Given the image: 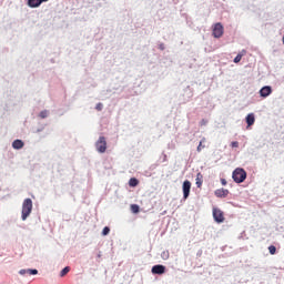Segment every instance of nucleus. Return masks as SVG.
I'll return each mask as SVG.
<instances>
[{"instance_id":"obj_7","label":"nucleus","mask_w":284,"mask_h":284,"mask_svg":"<svg viewBox=\"0 0 284 284\" xmlns=\"http://www.w3.org/2000/svg\"><path fill=\"white\" fill-rule=\"evenodd\" d=\"M217 199H226L227 194H230V190L227 189H217L214 192Z\"/></svg>"},{"instance_id":"obj_1","label":"nucleus","mask_w":284,"mask_h":284,"mask_svg":"<svg viewBox=\"0 0 284 284\" xmlns=\"http://www.w3.org/2000/svg\"><path fill=\"white\" fill-rule=\"evenodd\" d=\"M232 179L235 183H243L247 179V172L237 168L233 171Z\"/></svg>"},{"instance_id":"obj_16","label":"nucleus","mask_w":284,"mask_h":284,"mask_svg":"<svg viewBox=\"0 0 284 284\" xmlns=\"http://www.w3.org/2000/svg\"><path fill=\"white\" fill-rule=\"evenodd\" d=\"M206 139L203 138L201 141H200V144L197 145V152H201V150H205V145L203 143H205Z\"/></svg>"},{"instance_id":"obj_11","label":"nucleus","mask_w":284,"mask_h":284,"mask_svg":"<svg viewBox=\"0 0 284 284\" xmlns=\"http://www.w3.org/2000/svg\"><path fill=\"white\" fill-rule=\"evenodd\" d=\"M195 185H196V187H201L203 185V174L202 173L196 174Z\"/></svg>"},{"instance_id":"obj_2","label":"nucleus","mask_w":284,"mask_h":284,"mask_svg":"<svg viewBox=\"0 0 284 284\" xmlns=\"http://www.w3.org/2000/svg\"><path fill=\"white\" fill-rule=\"evenodd\" d=\"M30 214H32V200L28 197L22 203V221H26Z\"/></svg>"},{"instance_id":"obj_3","label":"nucleus","mask_w":284,"mask_h":284,"mask_svg":"<svg viewBox=\"0 0 284 284\" xmlns=\"http://www.w3.org/2000/svg\"><path fill=\"white\" fill-rule=\"evenodd\" d=\"M98 152L103 154L105 150H108V142L105 141V136H100L98 142L95 143Z\"/></svg>"},{"instance_id":"obj_25","label":"nucleus","mask_w":284,"mask_h":284,"mask_svg":"<svg viewBox=\"0 0 284 284\" xmlns=\"http://www.w3.org/2000/svg\"><path fill=\"white\" fill-rule=\"evenodd\" d=\"M221 184L222 185H227V180L226 179H221Z\"/></svg>"},{"instance_id":"obj_13","label":"nucleus","mask_w":284,"mask_h":284,"mask_svg":"<svg viewBox=\"0 0 284 284\" xmlns=\"http://www.w3.org/2000/svg\"><path fill=\"white\" fill-rule=\"evenodd\" d=\"M37 275L38 274V271L37 270H21L20 271V275Z\"/></svg>"},{"instance_id":"obj_5","label":"nucleus","mask_w":284,"mask_h":284,"mask_svg":"<svg viewBox=\"0 0 284 284\" xmlns=\"http://www.w3.org/2000/svg\"><path fill=\"white\" fill-rule=\"evenodd\" d=\"M213 219L215 223H223L225 221V215L223 214V211L221 209H213Z\"/></svg>"},{"instance_id":"obj_18","label":"nucleus","mask_w":284,"mask_h":284,"mask_svg":"<svg viewBox=\"0 0 284 284\" xmlns=\"http://www.w3.org/2000/svg\"><path fill=\"white\" fill-rule=\"evenodd\" d=\"M70 267L69 266H67V267H64L62 271H61V273H60V276L61 277H64L69 272H70Z\"/></svg>"},{"instance_id":"obj_26","label":"nucleus","mask_w":284,"mask_h":284,"mask_svg":"<svg viewBox=\"0 0 284 284\" xmlns=\"http://www.w3.org/2000/svg\"><path fill=\"white\" fill-rule=\"evenodd\" d=\"M270 254L272 255L276 254V250H270Z\"/></svg>"},{"instance_id":"obj_4","label":"nucleus","mask_w":284,"mask_h":284,"mask_svg":"<svg viewBox=\"0 0 284 284\" xmlns=\"http://www.w3.org/2000/svg\"><path fill=\"white\" fill-rule=\"evenodd\" d=\"M223 24H221V22H217L213 26V37L215 39H221V37H223Z\"/></svg>"},{"instance_id":"obj_17","label":"nucleus","mask_w":284,"mask_h":284,"mask_svg":"<svg viewBox=\"0 0 284 284\" xmlns=\"http://www.w3.org/2000/svg\"><path fill=\"white\" fill-rule=\"evenodd\" d=\"M140 207L138 204H132L131 205V212H133V214H139Z\"/></svg>"},{"instance_id":"obj_10","label":"nucleus","mask_w":284,"mask_h":284,"mask_svg":"<svg viewBox=\"0 0 284 284\" xmlns=\"http://www.w3.org/2000/svg\"><path fill=\"white\" fill-rule=\"evenodd\" d=\"M43 3L42 0H29L28 6L30 8H39V6Z\"/></svg>"},{"instance_id":"obj_8","label":"nucleus","mask_w":284,"mask_h":284,"mask_svg":"<svg viewBox=\"0 0 284 284\" xmlns=\"http://www.w3.org/2000/svg\"><path fill=\"white\" fill-rule=\"evenodd\" d=\"M151 273L162 275L165 273V266L163 265H155L151 268Z\"/></svg>"},{"instance_id":"obj_20","label":"nucleus","mask_w":284,"mask_h":284,"mask_svg":"<svg viewBox=\"0 0 284 284\" xmlns=\"http://www.w3.org/2000/svg\"><path fill=\"white\" fill-rule=\"evenodd\" d=\"M161 256H162L163 260H168V258L170 257L169 251H163V252L161 253Z\"/></svg>"},{"instance_id":"obj_19","label":"nucleus","mask_w":284,"mask_h":284,"mask_svg":"<svg viewBox=\"0 0 284 284\" xmlns=\"http://www.w3.org/2000/svg\"><path fill=\"white\" fill-rule=\"evenodd\" d=\"M40 119H48V110H43L39 113Z\"/></svg>"},{"instance_id":"obj_24","label":"nucleus","mask_w":284,"mask_h":284,"mask_svg":"<svg viewBox=\"0 0 284 284\" xmlns=\"http://www.w3.org/2000/svg\"><path fill=\"white\" fill-rule=\"evenodd\" d=\"M231 148H239V142H236V141L232 142Z\"/></svg>"},{"instance_id":"obj_9","label":"nucleus","mask_w":284,"mask_h":284,"mask_svg":"<svg viewBox=\"0 0 284 284\" xmlns=\"http://www.w3.org/2000/svg\"><path fill=\"white\" fill-rule=\"evenodd\" d=\"M272 94V87H263L260 90V95L263 97V99H266V97H270Z\"/></svg>"},{"instance_id":"obj_12","label":"nucleus","mask_w":284,"mask_h":284,"mask_svg":"<svg viewBox=\"0 0 284 284\" xmlns=\"http://www.w3.org/2000/svg\"><path fill=\"white\" fill-rule=\"evenodd\" d=\"M12 148H13L14 150H21V148H23V141H21V140H16V141H13Z\"/></svg>"},{"instance_id":"obj_28","label":"nucleus","mask_w":284,"mask_h":284,"mask_svg":"<svg viewBox=\"0 0 284 284\" xmlns=\"http://www.w3.org/2000/svg\"><path fill=\"white\" fill-rule=\"evenodd\" d=\"M44 1H48V0H42V3H43Z\"/></svg>"},{"instance_id":"obj_22","label":"nucleus","mask_w":284,"mask_h":284,"mask_svg":"<svg viewBox=\"0 0 284 284\" xmlns=\"http://www.w3.org/2000/svg\"><path fill=\"white\" fill-rule=\"evenodd\" d=\"M108 234H110V227H109V226H105V227L102 230V236H108Z\"/></svg>"},{"instance_id":"obj_27","label":"nucleus","mask_w":284,"mask_h":284,"mask_svg":"<svg viewBox=\"0 0 284 284\" xmlns=\"http://www.w3.org/2000/svg\"><path fill=\"white\" fill-rule=\"evenodd\" d=\"M268 250H276V246L271 245V246H268Z\"/></svg>"},{"instance_id":"obj_14","label":"nucleus","mask_w":284,"mask_h":284,"mask_svg":"<svg viewBox=\"0 0 284 284\" xmlns=\"http://www.w3.org/2000/svg\"><path fill=\"white\" fill-rule=\"evenodd\" d=\"M255 121H256V119L254 118V113L247 114L246 123H247L248 126H251Z\"/></svg>"},{"instance_id":"obj_15","label":"nucleus","mask_w":284,"mask_h":284,"mask_svg":"<svg viewBox=\"0 0 284 284\" xmlns=\"http://www.w3.org/2000/svg\"><path fill=\"white\" fill-rule=\"evenodd\" d=\"M130 187H136L139 185V180L136 178H131L129 181Z\"/></svg>"},{"instance_id":"obj_6","label":"nucleus","mask_w":284,"mask_h":284,"mask_svg":"<svg viewBox=\"0 0 284 284\" xmlns=\"http://www.w3.org/2000/svg\"><path fill=\"white\" fill-rule=\"evenodd\" d=\"M182 190H183L184 199H187V196H190V190H192V182H190L189 180H185L183 182Z\"/></svg>"},{"instance_id":"obj_23","label":"nucleus","mask_w":284,"mask_h":284,"mask_svg":"<svg viewBox=\"0 0 284 284\" xmlns=\"http://www.w3.org/2000/svg\"><path fill=\"white\" fill-rule=\"evenodd\" d=\"M95 110L101 112V110H103V104L102 103H98L97 106H95Z\"/></svg>"},{"instance_id":"obj_21","label":"nucleus","mask_w":284,"mask_h":284,"mask_svg":"<svg viewBox=\"0 0 284 284\" xmlns=\"http://www.w3.org/2000/svg\"><path fill=\"white\" fill-rule=\"evenodd\" d=\"M241 59H243V54L239 53V54L234 58V63H241Z\"/></svg>"}]
</instances>
